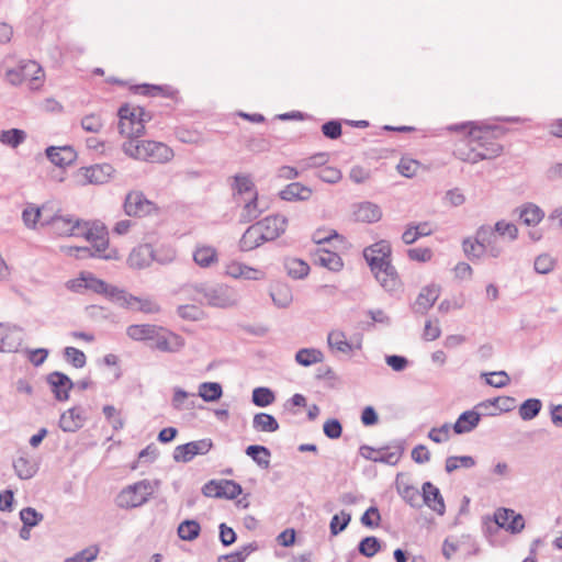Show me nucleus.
I'll return each mask as SVG.
<instances>
[{
  "mask_svg": "<svg viewBox=\"0 0 562 562\" xmlns=\"http://www.w3.org/2000/svg\"><path fill=\"white\" fill-rule=\"evenodd\" d=\"M542 408V403L538 398H528L521 403L518 413L522 420H531L536 418Z\"/></svg>",
  "mask_w": 562,
  "mask_h": 562,
  "instance_id": "42",
  "label": "nucleus"
},
{
  "mask_svg": "<svg viewBox=\"0 0 562 562\" xmlns=\"http://www.w3.org/2000/svg\"><path fill=\"white\" fill-rule=\"evenodd\" d=\"M404 451V446L401 442H396L390 446L381 447L376 451L374 462H381L390 465H395Z\"/></svg>",
  "mask_w": 562,
  "mask_h": 562,
  "instance_id": "29",
  "label": "nucleus"
},
{
  "mask_svg": "<svg viewBox=\"0 0 562 562\" xmlns=\"http://www.w3.org/2000/svg\"><path fill=\"white\" fill-rule=\"evenodd\" d=\"M25 132L19 128H11L8 131H2L0 133V142L13 148L22 144L25 140Z\"/></svg>",
  "mask_w": 562,
  "mask_h": 562,
  "instance_id": "49",
  "label": "nucleus"
},
{
  "mask_svg": "<svg viewBox=\"0 0 562 562\" xmlns=\"http://www.w3.org/2000/svg\"><path fill=\"white\" fill-rule=\"evenodd\" d=\"M106 420L111 424L114 430L122 429L124 426V420L121 417L120 413L113 405H105L102 409Z\"/></svg>",
  "mask_w": 562,
  "mask_h": 562,
  "instance_id": "63",
  "label": "nucleus"
},
{
  "mask_svg": "<svg viewBox=\"0 0 562 562\" xmlns=\"http://www.w3.org/2000/svg\"><path fill=\"white\" fill-rule=\"evenodd\" d=\"M47 383L57 401H67L69 391L74 387L71 379L59 371L52 372L47 375Z\"/></svg>",
  "mask_w": 562,
  "mask_h": 562,
  "instance_id": "15",
  "label": "nucleus"
},
{
  "mask_svg": "<svg viewBox=\"0 0 562 562\" xmlns=\"http://www.w3.org/2000/svg\"><path fill=\"white\" fill-rule=\"evenodd\" d=\"M81 176L86 182L91 184H102L110 180L114 173V168L110 164H100L81 168Z\"/></svg>",
  "mask_w": 562,
  "mask_h": 562,
  "instance_id": "18",
  "label": "nucleus"
},
{
  "mask_svg": "<svg viewBox=\"0 0 562 562\" xmlns=\"http://www.w3.org/2000/svg\"><path fill=\"white\" fill-rule=\"evenodd\" d=\"M64 357L67 362L74 366L77 369L83 368L87 362V357L83 351L75 348V347H66L64 349Z\"/></svg>",
  "mask_w": 562,
  "mask_h": 562,
  "instance_id": "55",
  "label": "nucleus"
},
{
  "mask_svg": "<svg viewBox=\"0 0 562 562\" xmlns=\"http://www.w3.org/2000/svg\"><path fill=\"white\" fill-rule=\"evenodd\" d=\"M422 491L424 504L436 512L438 515H443L446 512V506L439 488L430 482H425L422 486Z\"/></svg>",
  "mask_w": 562,
  "mask_h": 562,
  "instance_id": "19",
  "label": "nucleus"
},
{
  "mask_svg": "<svg viewBox=\"0 0 562 562\" xmlns=\"http://www.w3.org/2000/svg\"><path fill=\"white\" fill-rule=\"evenodd\" d=\"M46 156L54 165L58 167L69 166L77 158L76 151L70 146H50L46 149Z\"/></svg>",
  "mask_w": 562,
  "mask_h": 562,
  "instance_id": "25",
  "label": "nucleus"
},
{
  "mask_svg": "<svg viewBox=\"0 0 562 562\" xmlns=\"http://www.w3.org/2000/svg\"><path fill=\"white\" fill-rule=\"evenodd\" d=\"M251 401L258 407H267L276 401V395L269 387L259 386L254 389Z\"/></svg>",
  "mask_w": 562,
  "mask_h": 562,
  "instance_id": "46",
  "label": "nucleus"
},
{
  "mask_svg": "<svg viewBox=\"0 0 562 562\" xmlns=\"http://www.w3.org/2000/svg\"><path fill=\"white\" fill-rule=\"evenodd\" d=\"M327 161H328V154L327 153H318L311 157L301 159L299 161V166L304 171L307 169L324 166Z\"/></svg>",
  "mask_w": 562,
  "mask_h": 562,
  "instance_id": "58",
  "label": "nucleus"
},
{
  "mask_svg": "<svg viewBox=\"0 0 562 562\" xmlns=\"http://www.w3.org/2000/svg\"><path fill=\"white\" fill-rule=\"evenodd\" d=\"M20 518L25 527H35L43 520V515L32 507H25L20 512Z\"/></svg>",
  "mask_w": 562,
  "mask_h": 562,
  "instance_id": "60",
  "label": "nucleus"
},
{
  "mask_svg": "<svg viewBox=\"0 0 562 562\" xmlns=\"http://www.w3.org/2000/svg\"><path fill=\"white\" fill-rule=\"evenodd\" d=\"M81 127L88 133H99L103 128V121L97 114H88L81 119Z\"/></svg>",
  "mask_w": 562,
  "mask_h": 562,
  "instance_id": "62",
  "label": "nucleus"
},
{
  "mask_svg": "<svg viewBox=\"0 0 562 562\" xmlns=\"http://www.w3.org/2000/svg\"><path fill=\"white\" fill-rule=\"evenodd\" d=\"M81 221L71 215H54L49 225L53 232L59 236H78Z\"/></svg>",
  "mask_w": 562,
  "mask_h": 562,
  "instance_id": "14",
  "label": "nucleus"
},
{
  "mask_svg": "<svg viewBox=\"0 0 562 562\" xmlns=\"http://www.w3.org/2000/svg\"><path fill=\"white\" fill-rule=\"evenodd\" d=\"M158 326L154 324H133L126 328V335L135 341L154 340Z\"/></svg>",
  "mask_w": 562,
  "mask_h": 562,
  "instance_id": "32",
  "label": "nucleus"
},
{
  "mask_svg": "<svg viewBox=\"0 0 562 562\" xmlns=\"http://www.w3.org/2000/svg\"><path fill=\"white\" fill-rule=\"evenodd\" d=\"M495 231V234L499 237H508L510 241H514L518 238V228L515 224L506 222V221H498L495 223V226L493 227Z\"/></svg>",
  "mask_w": 562,
  "mask_h": 562,
  "instance_id": "54",
  "label": "nucleus"
},
{
  "mask_svg": "<svg viewBox=\"0 0 562 562\" xmlns=\"http://www.w3.org/2000/svg\"><path fill=\"white\" fill-rule=\"evenodd\" d=\"M135 157L153 162H167L173 157L170 147L154 140H143L135 146Z\"/></svg>",
  "mask_w": 562,
  "mask_h": 562,
  "instance_id": "6",
  "label": "nucleus"
},
{
  "mask_svg": "<svg viewBox=\"0 0 562 562\" xmlns=\"http://www.w3.org/2000/svg\"><path fill=\"white\" fill-rule=\"evenodd\" d=\"M87 416L81 406H75L64 412L59 419V427L65 432H75L86 423Z\"/></svg>",
  "mask_w": 562,
  "mask_h": 562,
  "instance_id": "16",
  "label": "nucleus"
},
{
  "mask_svg": "<svg viewBox=\"0 0 562 562\" xmlns=\"http://www.w3.org/2000/svg\"><path fill=\"white\" fill-rule=\"evenodd\" d=\"M288 274L293 279H303L310 272V266L297 258H289L284 262Z\"/></svg>",
  "mask_w": 562,
  "mask_h": 562,
  "instance_id": "41",
  "label": "nucleus"
},
{
  "mask_svg": "<svg viewBox=\"0 0 562 562\" xmlns=\"http://www.w3.org/2000/svg\"><path fill=\"white\" fill-rule=\"evenodd\" d=\"M358 550L360 554L372 558L381 550V542L376 537H366L360 541Z\"/></svg>",
  "mask_w": 562,
  "mask_h": 562,
  "instance_id": "51",
  "label": "nucleus"
},
{
  "mask_svg": "<svg viewBox=\"0 0 562 562\" xmlns=\"http://www.w3.org/2000/svg\"><path fill=\"white\" fill-rule=\"evenodd\" d=\"M155 249L149 244L139 245L128 256V265L134 269H144L154 261Z\"/></svg>",
  "mask_w": 562,
  "mask_h": 562,
  "instance_id": "21",
  "label": "nucleus"
},
{
  "mask_svg": "<svg viewBox=\"0 0 562 562\" xmlns=\"http://www.w3.org/2000/svg\"><path fill=\"white\" fill-rule=\"evenodd\" d=\"M493 522L512 533L520 532L525 527V519L520 514H516L513 509L498 508L494 513Z\"/></svg>",
  "mask_w": 562,
  "mask_h": 562,
  "instance_id": "9",
  "label": "nucleus"
},
{
  "mask_svg": "<svg viewBox=\"0 0 562 562\" xmlns=\"http://www.w3.org/2000/svg\"><path fill=\"white\" fill-rule=\"evenodd\" d=\"M201 527L195 520H184L178 527V536L186 541H192L200 535Z\"/></svg>",
  "mask_w": 562,
  "mask_h": 562,
  "instance_id": "47",
  "label": "nucleus"
},
{
  "mask_svg": "<svg viewBox=\"0 0 562 562\" xmlns=\"http://www.w3.org/2000/svg\"><path fill=\"white\" fill-rule=\"evenodd\" d=\"M246 454L250 457L260 468L267 469L270 464V450L265 446L251 445L246 448Z\"/></svg>",
  "mask_w": 562,
  "mask_h": 562,
  "instance_id": "39",
  "label": "nucleus"
},
{
  "mask_svg": "<svg viewBox=\"0 0 562 562\" xmlns=\"http://www.w3.org/2000/svg\"><path fill=\"white\" fill-rule=\"evenodd\" d=\"M363 257L376 281L386 292H396L401 288L396 269L391 263V245L386 240L364 248Z\"/></svg>",
  "mask_w": 562,
  "mask_h": 562,
  "instance_id": "2",
  "label": "nucleus"
},
{
  "mask_svg": "<svg viewBox=\"0 0 562 562\" xmlns=\"http://www.w3.org/2000/svg\"><path fill=\"white\" fill-rule=\"evenodd\" d=\"M273 304L279 308H286L293 301L291 288L285 283H276L270 290Z\"/></svg>",
  "mask_w": 562,
  "mask_h": 562,
  "instance_id": "33",
  "label": "nucleus"
},
{
  "mask_svg": "<svg viewBox=\"0 0 562 562\" xmlns=\"http://www.w3.org/2000/svg\"><path fill=\"white\" fill-rule=\"evenodd\" d=\"M223 395V387L218 382H203L199 385L198 396L204 402H216Z\"/></svg>",
  "mask_w": 562,
  "mask_h": 562,
  "instance_id": "38",
  "label": "nucleus"
},
{
  "mask_svg": "<svg viewBox=\"0 0 562 562\" xmlns=\"http://www.w3.org/2000/svg\"><path fill=\"white\" fill-rule=\"evenodd\" d=\"M19 67L23 74L24 80L30 82L32 90L41 88L44 80V70L35 60H21Z\"/></svg>",
  "mask_w": 562,
  "mask_h": 562,
  "instance_id": "20",
  "label": "nucleus"
},
{
  "mask_svg": "<svg viewBox=\"0 0 562 562\" xmlns=\"http://www.w3.org/2000/svg\"><path fill=\"white\" fill-rule=\"evenodd\" d=\"M194 291L212 307L229 308L239 302L237 291L223 283H199L194 285Z\"/></svg>",
  "mask_w": 562,
  "mask_h": 562,
  "instance_id": "4",
  "label": "nucleus"
},
{
  "mask_svg": "<svg viewBox=\"0 0 562 562\" xmlns=\"http://www.w3.org/2000/svg\"><path fill=\"white\" fill-rule=\"evenodd\" d=\"M13 468H14V471H15L16 475L21 480L32 479L36 474V472H37L36 464L30 462L29 459L23 457V456L19 457L13 462Z\"/></svg>",
  "mask_w": 562,
  "mask_h": 562,
  "instance_id": "43",
  "label": "nucleus"
},
{
  "mask_svg": "<svg viewBox=\"0 0 562 562\" xmlns=\"http://www.w3.org/2000/svg\"><path fill=\"white\" fill-rule=\"evenodd\" d=\"M193 260L201 268H210L218 261L217 250L207 245H198L193 251Z\"/></svg>",
  "mask_w": 562,
  "mask_h": 562,
  "instance_id": "31",
  "label": "nucleus"
},
{
  "mask_svg": "<svg viewBox=\"0 0 562 562\" xmlns=\"http://www.w3.org/2000/svg\"><path fill=\"white\" fill-rule=\"evenodd\" d=\"M350 520H351V515L344 510L339 515H334L330 520V525H329L330 533L333 536H337L338 533H340L341 531H344L347 528Z\"/></svg>",
  "mask_w": 562,
  "mask_h": 562,
  "instance_id": "57",
  "label": "nucleus"
},
{
  "mask_svg": "<svg viewBox=\"0 0 562 562\" xmlns=\"http://www.w3.org/2000/svg\"><path fill=\"white\" fill-rule=\"evenodd\" d=\"M323 359V352L315 348H302L295 353V361L303 367L322 362Z\"/></svg>",
  "mask_w": 562,
  "mask_h": 562,
  "instance_id": "40",
  "label": "nucleus"
},
{
  "mask_svg": "<svg viewBox=\"0 0 562 562\" xmlns=\"http://www.w3.org/2000/svg\"><path fill=\"white\" fill-rule=\"evenodd\" d=\"M149 119L150 116L148 113L147 116L127 119V132H121V134L131 138H137L142 136L145 132V122H147Z\"/></svg>",
  "mask_w": 562,
  "mask_h": 562,
  "instance_id": "48",
  "label": "nucleus"
},
{
  "mask_svg": "<svg viewBox=\"0 0 562 562\" xmlns=\"http://www.w3.org/2000/svg\"><path fill=\"white\" fill-rule=\"evenodd\" d=\"M440 285L431 283L429 285L424 286L414 305L413 311L419 314H426L427 311L435 304L440 295Z\"/></svg>",
  "mask_w": 562,
  "mask_h": 562,
  "instance_id": "17",
  "label": "nucleus"
},
{
  "mask_svg": "<svg viewBox=\"0 0 562 562\" xmlns=\"http://www.w3.org/2000/svg\"><path fill=\"white\" fill-rule=\"evenodd\" d=\"M499 402L503 403H512L514 402V398L504 396V397H494L490 398L483 402H480L477 405L474 406V408L482 413V416H495L496 414H492L495 408H497V404Z\"/></svg>",
  "mask_w": 562,
  "mask_h": 562,
  "instance_id": "50",
  "label": "nucleus"
},
{
  "mask_svg": "<svg viewBox=\"0 0 562 562\" xmlns=\"http://www.w3.org/2000/svg\"><path fill=\"white\" fill-rule=\"evenodd\" d=\"M353 216L363 223H375L382 217L381 207L372 202L366 201L355 205Z\"/></svg>",
  "mask_w": 562,
  "mask_h": 562,
  "instance_id": "24",
  "label": "nucleus"
},
{
  "mask_svg": "<svg viewBox=\"0 0 562 562\" xmlns=\"http://www.w3.org/2000/svg\"><path fill=\"white\" fill-rule=\"evenodd\" d=\"M463 251L465 256L470 259H479L484 255L483 246L477 243V232L475 233L474 238H465L462 243Z\"/></svg>",
  "mask_w": 562,
  "mask_h": 562,
  "instance_id": "53",
  "label": "nucleus"
},
{
  "mask_svg": "<svg viewBox=\"0 0 562 562\" xmlns=\"http://www.w3.org/2000/svg\"><path fill=\"white\" fill-rule=\"evenodd\" d=\"M151 348L162 352H177L184 346V340L179 335L168 331L164 327L158 326V330L154 335Z\"/></svg>",
  "mask_w": 562,
  "mask_h": 562,
  "instance_id": "8",
  "label": "nucleus"
},
{
  "mask_svg": "<svg viewBox=\"0 0 562 562\" xmlns=\"http://www.w3.org/2000/svg\"><path fill=\"white\" fill-rule=\"evenodd\" d=\"M544 217V212L533 203H526L519 209V218L528 226H536Z\"/></svg>",
  "mask_w": 562,
  "mask_h": 562,
  "instance_id": "35",
  "label": "nucleus"
},
{
  "mask_svg": "<svg viewBox=\"0 0 562 562\" xmlns=\"http://www.w3.org/2000/svg\"><path fill=\"white\" fill-rule=\"evenodd\" d=\"M23 340V336L21 330L10 327L8 325L3 326V335L0 338V351L2 352H15L19 350Z\"/></svg>",
  "mask_w": 562,
  "mask_h": 562,
  "instance_id": "28",
  "label": "nucleus"
},
{
  "mask_svg": "<svg viewBox=\"0 0 562 562\" xmlns=\"http://www.w3.org/2000/svg\"><path fill=\"white\" fill-rule=\"evenodd\" d=\"M475 461L470 456H462V457H448L446 459V471L448 473H451L456 471L459 468H472L474 467Z\"/></svg>",
  "mask_w": 562,
  "mask_h": 562,
  "instance_id": "56",
  "label": "nucleus"
},
{
  "mask_svg": "<svg viewBox=\"0 0 562 562\" xmlns=\"http://www.w3.org/2000/svg\"><path fill=\"white\" fill-rule=\"evenodd\" d=\"M158 485V481L140 480L124 487L116 496L115 503L123 509L139 507L149 501Z\"/></svg>",
  "mask_w": 562,
  "mask_h": 562,
  "instance_id": "5",
  "label": "nucleus"
},
{
  "mask_svg": "<svg viewBox=\"0 0 562 562\" xmlns=\"http://www.w3.org/2000/svg\"><path fill=\"white\" fill-rule=\"evenodd\" d=\"M314 262L330 271H339L344 263L340 256L334 251L321 248L314 255Z\"/></svg>",
  "mask_w": 562,
  "mask_h": 562,
  "instance_id": "30",
  "label": "nucleus"
},
{
  "mask_svg": "<svg viewBox=\"0 0 562 562\" xmlns=\"http://www.w3.org/2000/svg\"><path fill=\"white\" fill-rule=\"evenodd\" d=\"M234 196L237 203L241 200L258 195L256 186L249 175H236L233 183Z\"/></svg>",
  "mask_w": 562,
  "mask_h": 562,
  "instance_id": "22",
  "label": "nucleus"
},
{
  "mask_svg": "<svg viewBox=\"0 0 562 562\" xmlns=\"http://www.w3.org/2000/svg\"><path fill=\"white\" fill-rule=\"evenodd\" d=\"M555 260L548 254L539 255L535 260V270L540 274H548L554 268Z\"/></svg>",
  "mask_w": 562,
  "mask_h": 562,
  "instance_id": "61",
  "label": "nucleus"
},
{
  "mask_svg": "<svg viewBox=\"0 0 562 562\" xmlns=\"http://www.w3.org/2000/svg\"><path fill=\"white\" fill-rule=\"evenodd\" d=\"M257 223L261 228L266 241H271L285 232L288 218L282 215H269Z\"/></svg>",
  "mask_w": 562,
  "mask_h": 562,
  "instance_id": "13",
  "label": "nucleus"
},
{
  "mask_svg": "<svg viewBox=\"0 0 562 562\" xmlns=\"http://www.w3.org/2000/svg\"><path fill=\"white\" fill-rule=\"evenodd\" d=\"M177 257L176 249L170 246H161L155 249L154 261L160 265H169L175 261Z\"/></svg>",
  "mask_w": 562,
  "mask_h": 562,
  "instance_id": "59",
  "label": "nucleus"
},
{
  "mask_svg": "<svg viewBox=\"0 0 562 562\" xmlns=\"http://www.w3.org/2000/svg\"><path fill=\"white\" fill-rule=\"evenodd\" d=\"M85 237L92 244L93 252L88 247H77L76 257L87 258L95 256L103 259H112L115 257L114 252H106L109 240L106 227L101 222H82L80 223V229L78 237Z\"/></svg>",
  "mask_w": 562,
  "mask_h": 562,
  "instance_id": "3",
  "label": "nucleus"
},
{
  "mask_svg": "<svg viewBox=\"0 0 562 562\" xmlns=\"http://www.w3.org/2000/svg\"><path fill=\"white\" fill-rule=\"evenodd\" d=\"M398 494L405 499L412 507L419 508L422 506L420 498H423V492L412 485H405L397 487Z\"/></svg>",
  "mask_w": 562,
  "mask_h": 562,
  "instance_id": "52",
  "label": "nucleus"
},
{
  "mask_svg": "<svg viewBox=\"0 0 562 562\" xmlns=\"http://www.w3.org/2000/svg\"><path fill=\"white\" fill-rule=\"evenodd\" d=\"M313 191L310 187L301 182H292L279 192V196L283 201H307L311 199Z\"/></svg>",
  "mask_w": 562,
  "mask_h": 562,
  "instance_id": "26",
  "label": "nucleus"
},
{
  "mask_svg": "<svg viewBox=\"0 0 562 562\" xmlns=\"http://www.w3.org/2000/svg\"><path fill=\"white\" fill-rule=\"evenodd\" d=\"M252 428L260 432H274L279 430V423L268 413H257L252 418Z\"/></svg>",
  "mask_w": 562,
  "mask_h": 562,
  "instance_id": "37",
  "label": "nucleus"
},
{
  "mask_svg": "<svg viewBox=\"0 0 562 562\" xmlns=\"http://www.w3.org/2000/svg\"><path fill=\"white\" fill-rule=\"evenodd\" d=\"M109 296L120 306L135 311L137 304V296L127 293L117 288H111Z\"/></svg>",
  "mask_w": 562,
  "mask_h": 562,
  "instance_id": "44",
  "label": "nucleus"
},
{
  "mask_svg": "<svg viewBox=\"0 0 562 562\" xmlns=\"http://www.w3.org/2000/svg\"><path fill=\"white\" fill-rule=\"evenodd\" d=\"M120 132H127V119L147 116V112L143 108H130L128 105H122L119 110Z\"/></svg>",
  "mask_w": 562,
  "mask_h": 562,
  "instance_id": "45",
  "label": "nucleus"
},
{
  "mask_svg": "<svg viewBox=\"0 0 562 562\" xmlns=\"http://www.w3.org/2000/svg\"><path fill=\"white\" fill-rule=\"evenodd\" d=\"M99 549L97 547H90L81 550L72 558L66 559L64 562H92L97 559Z\"/></svg>",
  "mask_w": 562,
  "mask_h": 562,
  "instance_id": "64",
  "label": "nucleus"
},
{
  "mask_svg": "<svg viewBox=\"0 0 562 562\" xmlns=\"http://www.w3.org/2000/svg\"><path fill=\"white\" fill-rule=\"evenodd\" d=\"M266 243L258 223L250 225L239 239V248L243 251H250Z\"/></svg>",
  "mask_w": 562,
  "mask_h": 562,
  "instance_id": "27",
  "label": "nucleus"
},
{
  "mask_svg": "<svg viewBox=\"0 0 562 562\" xmlns=\"http://www.w3.org/2000/svg\"><path fill=\"white\" fill-rule=\"evenodd\" d=\"M450 132H467L468 151L459 150V158L470 164L493 159L501 155L502 146L492 139L490 127H480L474 122L452 124Z\"/></svg>",
  "mask_w": 562,
  "mask_h": 562,
  "instance_id": "1",
  "label": "nucleus"
},
{
  "mask_svg": "<svg viewBox=\"0 0 562 562\" xmlns=\"http://www.w3.org/2000/svg\"><path fill=\"white\" fill-rule=\"evenodd\" d=\"M237 204L240 206V223H250L257 220L269 207L267 200L259 198V195L244 199L240 203Z\"/></svg>",
  "mask_w": 562,
  "mask_h": 562,
  "instance_id": "11",
  "label": "nucleus"
},
{
  "mask_svg": "<svg viewBox=\"0 0 562 562\" xmlns=\"http://www.w3.org/2000/svg\"><path fill=\"white\" fill-rule=\"evenodd\" d=\"M213 448V441L204 438L177 446L173 451L176 462H190L195 456H204Z\"/></svg>",
  "mask_w": 562,
  "mask_h": 562,
  "instance_id": "7",
  "label": "nucleus"
},
{
  "mask_svg": "<svg viewBox=\"0 0 562 562\" xmlns=\"http://www.w3.org/2000/svg\"><path fill=\"white\" fill-rule=\"evenodd\" d=\"M327 344L335 352L349 355L352 352V345L347 340L346 334L341 330H331L327 336Z\"/></svg>",
  "mask_w": 562,
  "mask_h": 562,
  "instance_id": "34",
  "label": "nucleus"
},
{
  "mask_svg": "<svg viewBox=\"0 0 562 562\" xmlns=\"http://www.w3.org/2000/svg\"><path fill=\"white\" fill-rule=\"evenodd\" d=\"M481 417L482 413L477 412L475 408L463 412L453 424V431L457 435L471 432L477 427Z\"/></svg>",
  "mask_w": 562,
  "mask_h": 562,
  "instance_id": "23",
  "label": "nucleus"
},
{
  "mask_svg": "<svg viewBox=\"0 0 562 562\" xmlns=\"http://www.w3.org/2000/svg\"><path fill=\"white\" fill-rule=\"evenodd\" d=\"M477 243L483 246L484 255L492 258H498L504 251L499 237L490 225H482L477 228Z\"/></svg>",
  "mask_w": 562,
  "mask_h": 562,
  "instance_id": "10",
  "label": "nucleus"
},
{
  "mask_svg": "<svg viewBox=\"0 0 562 562\" xmlns=\"http://www.w3.org/2000/svg\"><path fill=\"white\" fill-rule=\"evenodd\" d=\"M153 203L139 191L130 192L124 202V211L128 216H144L150 213Z\"/></svg>",
  "mask_w": 562,
  "mask_h": 562,
  "instance_id": "12",
  "label": "nucleus"
},
{
  "mask_svg": "<svg viewBox=\"0 0 562 562\" xmlns=\"http://www.w3.org/2000/svg\"><path fill=\"white\" fill-rule=\"evenodd\" d=\"M194 393H189L183 389L176 386L173 387V395L171 398V406L176 411L192 409L195 406Z\"/></svg>",
  "mask_w": 562,
  "mask_h": 562,
  "instance_id": "36",
  "label": "nucleus"
}]
</instances>
